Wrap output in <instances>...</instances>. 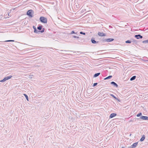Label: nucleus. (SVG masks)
<instances>
[{"mask_svg":"<svg viewBox=\"0 0 148 148\" xmlns=\"http://www.w3.org/2000/svg\"><path fill=\"white\" fill-rule=\"evenodd\" d=\"M136 40H132V42H136Z\"/></svg>","mask_w":148,"mask_h":148,"instance_id":"nucleus-29","label":"nucleus"},{"mask_svg":"<svg viewBox=\"0 0 148 148\" xmlns=\"http://www.w3.org/2000/svg\"><path fill=\"white\" fill-rule=\"evenodd\" d=\"M80 34H83V35H85L86 34L85 33L83 32H80Z\"/></svg>","mask_w":148,"mask_h":148,"instance_id":"nucleus-27","label":"nucleus"},{"mask_svg":"<svg viewBox=\"0 0 148 148\" xmlns=\"http://www.w3.org/2000/svg\"><path fill=\"white\" fill-rule=\"evenodd\" d=\"M110 95L113 98H114L115 99H117V98L113 95V94H110Z\"/></svg>","mask_w":148,"mask_h":148,"instance_id":"nucleus-22","label":"nucleus"},{"mask_svg":"<svg viewBox=\"0 0 148 148\" xmlns=\"http://www.w3.org/2000/svg\"><path fill=\"white\" fill-rule=\"evenodd\" d=\"M112 85L114 86L116 88H117L118 86V85L114 82H112L110 83Z\"/></svg>","mask_w":148,"mask_h":148,"instance_id":"nucleus-11","label":"nucleus"},{"mask_svg":"<svg viewBox=\"0 0 148 148\" xmlns=\"http://www.w3.org/2000/svg\"><path fill=\"white\" fill-rule=\"evenodd\" d=\"M147 61H148V60Z\"/></svg>","mask_w":148,"mask_h":148,"instance_id":"nucleus-32","label":"nucleus"},{"mask_svg":"<svg viewBox=\"0 0 148 148\" xmlns=\"http://www.w3.org/2000/svg\"><path fill=\"white\" fill-rule=\"evenodd\" d=\"M142 42L144 44L148 43V40L143 41H142Z\"/></svg>","mask_w":148,"mask_h":148,"instance_id":"nucleus-19","label":"nucleus"},{"mask_svg":"<svg viewBox=\"0 0 148 148\" xmlns=\"http://www.w3.org/2000/svg\"><path fill=\"white\" fill-rule=\"evenodd\" d=\"M77 32H75L74 31H73L71 32L70 34H77Z\"/></svg>","mask_w":148,"mask_h":148,"instance_id":"nucleus-24","label":"nucleus"},{"mask_svg":"<svg viewBox=\"0 0 148 148\" xmlns=\"http://www.w3.org/2000/svg\"><path fill=\"white\" fill-rule=\"evenodd\" d=\"M145 138V136L144 135H143L140 140V141L141 142L143 141Z\"/></svg>","mask_w":148,"mask_h":148,"instance_id":"nucleus-13","label":"nucleus"},{"mask_svg":"<svg viewBox=\"0 0 148 148\" xmlns=\"http://www.w3.org/2000/svg\"><path fill=\"white\" fill-rule=\"evenodd\" d=\"M40 21L43 23H47V20L46 18L43 16H41L40 18Z\"/></svg>","mask_w":148,"mask_h":148,"instance_id":"nucleus-1","label":"nucleus"},{"mask_svg":"<svg viewBox=\"0 0 148 148\" xmlns=\"http://www.w3.org/2000/svg\"><path fill=\"white\" fill-rule=\"evenodd\" d=\"M25 96V97L26 98V100L28 101H29V99H28V96L26 94H23Z\"/></svg>","mask_w":148,"mask_h":148,"instance_id":"nucleus-18","label":"nucleus"},{"mask_svg":"<svg viewBox=\"0 0 148 148\" xmlns=\"http://www.w3.org/2000/svg\"><path fill=\"white\" fill-rule=\"evenodd\" d=\"M116 114L115 113H112L110 115L109 117L112 118L116 115Z\"/></svg>","mask_w":148,"mask_h":148,"instance_id":"nucleus-12","label":"nucleus"},{"mask_svg":"<svg viewBox=\"0 0 148 148\" xmlns=\"http://www.w3.org/2000/svg\"><path fill=\"white\" fill-rule=\"evenodd\" d=\"M12 77V76L11 75L6 77L5 78H4L3 79L1 80L0 81V82H4L5 81H6V80L10 79Z\"/></svg>","mask_w":148,"mask_h":148,"instance_id":"nucleus-4","label":"nucleus"},{"mask_svg":"<svg viewBox=\"0 0 148 148\" xmlns=\"http://www.w3.org/2000/svg\"><path fill=\"white\" fill-rule=\"evenodd\" d=\"M97 84V83H95L93 84V86L94 87V86H96Z\"/></svg>","mask_w":148,"mask_h":148,"instance_id":"nucleus-28","label":"nucleus"},{"mask_svg":"<svg viewBox=\"0 0 148 148\" xmlns=\"http://www.w3.org/2000/svg\"><path fill=\"white\" fill-rule=\"evenodd\" d=\"M131 42H132V41H131V40H128L125 41V42L126 43H130Z\"/></svg>","mask_w":148,"mask_h":148,"instance_id":"nucleus-21","label":"nucleus"},{"mask_svg":"<svg viewBox=\"0 0 148 148\" xmlns=\"http://www.w3.org/2000/svg\"><path fill=\"white\" fill-rule=\"evenodd\" d=\"M140 119H142L144 120H148V117L147 116H141L140 117ZM139 119L137 118V119Z\"/></svg>","mask_w":148,"mask_h":148,"instance_id":"nucleus-5","label":"nucleus"},{"mask_svg":"<svg viewBox=\"0 0 148 148\" xmlns=\"http://www.w3.org/2000/svg\"><path fill=\"white\" fill-rule=\"evenodd\" d=\"M114 39L112 38H109L107 39H103L102 40L103 42H110L113 41Z\"/></svg>","mask_w":148,"mask_h":148,"instance_id":"nucleus-2","label":"nucleus"},{"mask_svg":"<svg viewBox=\"0 0 148 148\" xmlns=\"http://www.w3.org/2000/svg\"><path fill=\"white\" fill-rule=\"evenodd\" d=\"M138 142L134 143L132 145L129 147V148H134L135 147L138 145Z\"/></svg>","mask_w":148,"mask_h":148,"instance_id":"nucleus-6","label":"nucleus"},{"mask_svg":"<svg viewBox=\"0 0 148 148\" xmlns=\"http://www.w3.org/2000/svg\"><path fill=\"white\" fill-rule=\"evenodd\" d=\"M122 148H124V147H123Z\"/></svg>","mask_w":148,"mask_h":148,"instance_id":"nucleus-31","label":"nucleus"},{"mask_svg":"<svg viewBox=\"0 0 148 148\" xmlns=\"http://www.w3.org/2000/svg\"><path fill=\"white\" fill-rule=\"evenodd\" d=\"M131 134H130V136H131Z\"/></svg>","mask_w":148,"mask_h":148,"instance_id":"nucleus-30","label":"nucleus"},{"mask_svg":"<svg viewBox=\"0 0 148 148\" xmlns=\"http://www.w3.org/2000/svg\"><path fill=\"white\" fill-rule=\"evenodd\" d=\"M142 115V113L140 112L136 115V116L137 117H139V116H141Z\"/></svg>","mask_w":148,"mask_h":148,"instance_id":"nucleus-20","label":"nucleus"},{"mask_svg":"<svg viewBox=\"0 0 148 148\" xmlns=\"http://www.w3.org/2000/svg\"><path fill=\"white\" fill-rule=\"evenodd\" d=\"M42 30L41 31H39V33L40 32H41V33H43L44 31H45V29L44 28H42Z\"/></svg>","mask_w":148,"mask_h":148,"instance_id":"nucleus-23","label":"nucleus"},{"mask_svg":"<svg viewBox=\"0 0 148 148\" xmlns=\"http://www.w3.org/2000/svg\"><path fill=\"white\" fill-rule=\"evenodd\" d=\"M100 74V73H95L93 76V77H98Z\"/></svg>","mask_w":148,"mask_h":148,"instance_id":"nucleus-14","label":"nucleus"},{"mask_svg":"<svg viewBox=\"0 0 148 148\" xmlns=\"http://www.w3.org/2000/svg\"><path fill=\"white\" fill-rule=\"evenodd\" d=\"M42 25H39L37 27V29L39 31L41 30L42 28Z\"/></svg>","mask_w":148,"mask_h":148,"instance_id":"nucleus-15","label":"nucleus"},{"mask_svg":"<svg viewBox=\"0 0 148 148\" xmlns=\"http://www.w3.org/2000/svg\"><path fill=\"white\" fill-rule=\"evenodd\" d=\"M134 37L137 39H141L143 38V36L139 34L135 35Z\"/></svg>","mask_w":148,"mask_h":148,"instance_id":"nucleus-7","label":"nucleus"},{"mask_svg":"<svg viewBox=\"0 0 148 148\" xmlns=\"http://www.w3.org/2000/svg\"><path fill=\"white\" fill-rule=\"evenodd\" d=\"M91 41L93 44H96L99 42L98 41H97L95 40V38L94 37L91 38Z\"/></svg>","mask_w":148,"mask_h":148,"instance_id":"nucleus-8","label":"nucleus"},{"mask_svg":"<svg viewBox=\"0 0 148 148\" xmlns=\"http://www.w3.org/2000/svg\"><path fill=\"white\" fill-rule=\"evenodd\" d=\"M112 77V75H109V76H108V77H106V78H105L104 79L106 80V79H110Z\"/></svg>","mask_w":148,"mask_h":148,"instance_id":"nucleus-17","label":"nucleus"},{"mask_svg":"<svg viewBox=\"0 0 148 148\" xmlns=\"http://www.w3.org/2000/svg\"><path fill=\"white\" fill-rule=\"evenodd\" d=\"M72 37L77 39H79V36H72Z\"/></svg>","mask_w":148,"mask_h":148,"instance_id":"nucleus-25","label":"nucleus"},{"mask_svg":"<svg viewBox=\"0 0 148 148\" xmlns=\"http://www.w3.org/2000/svg\"><path fill=\"white\" fill-rule=\"evenodd\" d=\"M33 10H28L27 12V14L28 16L32 18L33 17V16L32 15V13L33 12Z\"/></svg>","mask_w":148,"mask_h":148,"instance_id":"nucleus-3","label":"nucleus"},{"mask_svg":"<svg viewBox=\"0 0 148 148\" xmlns=\"http://www.w3.org/2000/svg\"><path fill=\"white\" fill-rule=\"evenodd\" d=\"M136 76H134L133 77H132L130 79V81H132L135 79L136 78Z\"/></svg>","mask_w":148,"mask_h":148,"instance_id":"nucleus-16","label":"nucleus"},{"mask_svg":"<svg viewBox=\"0 0 148 148\" xmlns=\"http://www.w3.org/2000/svg\"><path fill=\"white\" fill-rule=\"evenodd\" d=\"M33 28L34 29V32L36 33H39V30H38L36 28V27L34 26H33Z\"/></svg>","mask_w":148,"mask_h":148,"instance_id":"nucleus-10","label":"nucleus"},{"mask_svg":"<svg viewBox=\"0 0 148 148\" xmlns=\"http://www.w3.org/2000/svg\"><path fill=\"white\" fill-rule=\"evenodd\" d=\"M98 34L99 36H106V34L105 33H103V32H99Z\"/></svg>","mask_w":148,"mask_h":148,"instance_id":"nucleus-9","label":"nucleus"},{"mask_svg":"<svg viewBox=\"0 0 148 148\" xmlns=\"http://www.w3.org/2000/svg\"><path fill=\"white\" fill-rule=\"evenodd\" d=\"M14 40H9L5 41V42H14Z\"/></svg>","mask_w":148,"mask_h":148,"instance_id":"nucleus-26","label":"nucleus"}]
</instances>
